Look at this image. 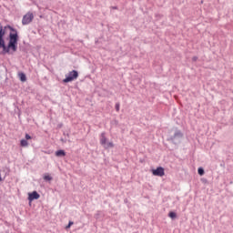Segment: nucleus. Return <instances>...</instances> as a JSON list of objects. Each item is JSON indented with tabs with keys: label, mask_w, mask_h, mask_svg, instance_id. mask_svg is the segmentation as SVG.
I'll return each mask as SVG.
<instances>
[{
	"label": "nucleus",
	"mask_w": 233,
	"mask_h": 233,
	"mask_svg": "<svg viewBox=\"0 0 233 233\" xmlns=\"http://www.w3.org/2000/svg\"><path fill=\"white\" fill-rule=\"evenodd\" d=\"M17 41H19V35L17 29L11 25H1L0 23V48L2 54H14L17 52Z\"/></svg>",
	"instance_id": "obj_1"
},
{
	"label": "nucleus",
	"mask_w": 233,
	"mask_h": 233,
	"mask_svg": "<svg viewBox=\"0 0 233 233\" xmlns=\"http://www.w3.org/2000/svg\"><path fill=\"white\" fill-rule=\"evenodd\" d=\"M77 77H79V73L76 70L70 71L63 80V83H70L75 79H77Z\"/></svg>",
	"instance_id": "obj_2"
},
{
	"label": "nucleus",
	"mask_w": 233,
	"mask_h": 233,
	"mask_svg": "<svg viewBox=\"0 0 233 233\" xmlns=\"http://www.w3.org/2000/svg\"><path fill=\"white\" fill-rule=\"evenodd\" d=\"M34 21V13L28 12L23 16L22 25H30Z\"/></svg>",
	"instance_id": "obj_3"
},
{
	"label": "nucleus",
	"mask_w": 233,
	"mask_h": 233,
	"mask_svg": "<svg viewBox=\"0 0 233 233\" xmlns=\"http://www.w3.org/2000/svg\"><path fill=\"white\" fill-rule=\"evenodd\" d=\"M153 176H158V177H163L165 176V168L158 167L156 169L152 170Z\"/></svg>",
	"instance_id": "obj_4"
},
{
	"label": "nucleus",
	"mask_w": 233,
	"mask_h": 233,
	"mask_svg": "<svg viewBox=\"0 0 233 233\" xmlns=\"http://www.w3.org/2000/svg\"><path fill=\"white\" fill-rule=\"evenodd\" d=\"M39 198H41V195H39L37 191H33L32 193L28 194V200L30 202L34 201V199H39Z\"/></svg>",
	"instance_id": "obj_5"
},
{
	"label": "nucleus",
	"mask_w": 233,
	"mask_h": 233,
	"mask_svg": "<svg viewBox=\"0 0 233 233\" xmlns=\"http://www.w3.org/2000/svg\"><path fill=\"white\" fill-rule=\"evenodd\" d=\"M181 137H183V133L177 130L175 132L174 136L171 137V141H176V139H181Z\"/></svg>",
	"instance_id": "obj_6"
},
{
	"label": "nucleus",
	"mask_w": 233,
	"mask_h": 233,
	"mask_svg": "<svg viewBox=\"0 0 233 233\" xmlns=\"http://www.w3.org/2000/svg\"><path fill=\"white\" fill-rule=\"evenodd\" d=\"M56 157H64V156H66V153L63 149H59L56 151Z\"/></svg>",
	"instance_id": "obj_7"
},
{
	"label": "nucleus",
	"mask_w": 233,
	"mask_h": 233,
	"mask_svg": "<svg viewBox=\"0 0 233 233\" xmlns=\"http://www.w3.org/2000/svg\"><path fill=\"white\" fill-rule=\"evenodd\" d=\"M106 144V137L105 136V133H102L101 138H100V145L105 147Z\"/></svg>",
	"instance_id": "obj_8"
},
{
	"label": "nucleus",
	"mask_w": 233,
	"mask_h": 233,
	"mask_svg": "<svg viewBox=\"0 0 233 233\" xmlns=\"http://www.w3.org/2000/svg\"><path fill=\"white\" fill-rule=\"evenodd\" d=\"M104 148H114V143L112 142H106L105 146H104Z\"/></svg>",
	"instance_id": "obj_9"
},
{
	"label": "nucleus",
	"mask_w": 233,
	"mask_h": 233,
	"mask_svg": "<svg viewBox=\"0 0 233 233\" xmlns=\"http://www.w3.org/2000/svg\"><path fill=\"white\" fill-rule=\"evenodd\" d=\"M19 78L20 81L25 82L26 81V75H25V73H19Z\"/></svg>",
	"instance_id": "obj_10"
},
{
	"label": "nucleus",
	"mask_w": 233,
	"mask_h": 233,
	"mask_svg": "<svg viewBox=\"0 0 233 233\" xmlns=\"http://www.w3.org/2000/svg\"><path fill=\"white\" fill-rule=\"evenodd\" d=\"M168 217L171 218V219H176V218H177V215L176 214V212L171 211L168 213Z\"/></svg>",
	"instance_id": "obj_11"
},
{
	"label": "nucleus",
	"mask_w": 233,
	"mask_h": 233,
	"mask_svg": "<svg viewBox=\"0 0 233 233\" xmlns=\"http://www.w3.org/2000/svg\"><path fill=\"white\" fill-rule=\"evenodd\" d=\"M20 145L21 147H28V141L26 139H22Z\"/></svg>",
	"instance_id": "obj_12"
},
{
	"label": "nucleus",
	"mask_w": 233,
	"mask_h": 233,
	"mask_svg": "<svg viewBox=\"0 0 233 233\" xmlns=\"http://www.w3.org/2000/svg\"><path fill=\"white\" fill-rule=\"evenodd\" d=\"M198 172L199 176H205V169L203 167H198Z\"/></svg>",
	"instance_id": "obj_13"
},
{
	"label": "nucleus",
	"mask_w": 233,
	"mask_h": 233,
	"mask_svg": "<svg viewBox=\"0 0 233 233\" xmlns=\"http://www.w3.org/2000/svg\"><path fill=\"white\" fill-rule=\"evenodd\" d=\"M44 179L45 181H52V177H50L49 175H46L44 176Z\"/></svg>",
	"instance_id": "obj_14"
},
{
	"label": "nucleus",
	"mask_w": 233,
	"mask_h": 233,
	"mask_svg": "<svg viewBox=\"0 0 233 233\" xmlns=\"http://www.w3.org/2000/svg\"><path fill=\"white\" fill-rule=\"evenodd\" d=\"M74 225L73 221H69L68 225L66 227V229L70 228Z\"/></svg>",
	"instance_id": "obj_15"
},
{
	"label": "nucleus",
	"mask_w": 233,
	"mask_h": 233,
	"mask_svg": "<svg viewBox=\"0 0 233 233\" xmlns=\"http://www.w3.org/2000/svg\"><path fill=\"white\" fill-rule=\"evenodd\" d=\"M115 108H116V112H119V103L116 104Z\"/></svg>",
	"instance_id": "obj_16"
},
{
	"label": "nucleus",
	"mask_w": 233,
	"mask_h": 233,
	"mask_svg": "<svg viewBox=\"0 0 233 233\" xmlns=\"http://www.w3.org/2000/svg\"><path fill=\"white\" fill-rule=\"evenodd\" d=\"M25 139L28 140V139H32V137L28 134H25Z\"/></svg>",
	"instance_id": "obj_17"
},
{
	"label": "nucleus",
	"mask_w": 233,
	"mask_h": 233,
	"mask_svg": "<svg viewBox=\"0 0 233 233\" xmlns=\"http://www.w3.org/2000/svg\"><path fill=\"white\" fill-rule=\"evenodd\" d=\"M60 141H62V143H66L68 140L66 138H61Z\"/></svg>",
	"instance_id": "obj_18"
},
{
	"label": "nucleus",
	"mask_w": 233,
	"mask_h": 233,
	"mask_svg": "<svg viewBox=\"0 0 233 233\" xmlns=\"http://www.w3.org/2000/svg\"><path fill=\"white\" fill-rule=\"evenodd\" d=\"M192 61H198V56H193Z\"/></svg>",
	"instance_id": "obj_19"
},
{
	"label": "nucleus",
	"mask_w": 233,
	"mask_h": 233,
	"mask_svg": "<svg viewBox=\"0 0 233 233\" xmlns=\"http://www.w3.org/2000/svg\"><path fill=\"white\" fill-rule=\"evenodd\" d=\"M3 181V178L1 177V173H0V182Z\"/></svg>",
	"instance_id": "obj_20"
},
{
	"label": "nucleus",
	"mask_w": 233,
	"mask_h": 233,
	"mask_svg": "<svg viewBox=\"0 0 233 233\" xmlns=\"http://www.w3.org/2000/svg\"><path fill=\"white\" fill-rule=\"evenodd\" d=\"M67 137H70V135L69 134H66Z\"/></svg>",
	"instance_id": "obj_21"
}]
</instances>
